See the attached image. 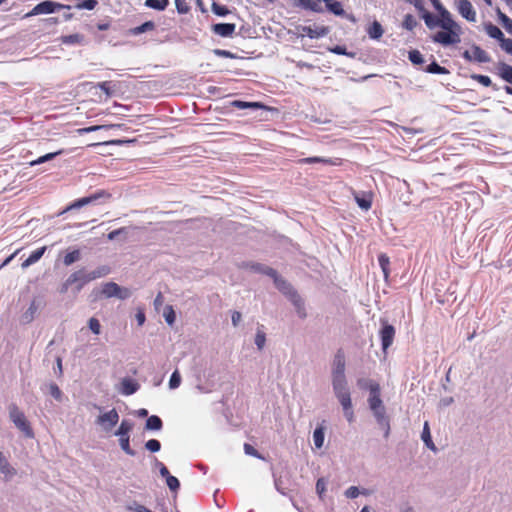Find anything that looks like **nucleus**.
<instances>
[{
	"label": "nucleus",
	"mask_w": 512,
	"mask_h": 512,
	"mask_svg": "<svg viewBox=\"0 0 512 512\" xmlns=\"http://www.w3.org/2000/svg\"><path fill=\"white\" fill-rule=\"evenodd\" d=\"M180 383H181V376H180L179 372L176 370L172 373V375L170 377L169 387L171 389H176L177 387H179Z\"/></svg>",
	"instance_id": "49"
},
{
	"label": "nucleus",
	"mask_w": 512,
	"mask_h": 512,
	"mask_svg": "<svg viewBox=\"0 0 512 512\" xmlns=\"http://www.w3.org/2000/svg\"><path fill=\"white\" fill-rule=\"evenodd\" d=\"M211 9H212L213 13L216 14L217 16H226L230 13L229 9L226 6L220 5L216 2L212 3Z\"/></svg>",
	"instance_id": "40"
},
{
	"label": "nucleus",
	"mask_w": 512,
	"mask_h": 512,
	"mask_svg": "<svg viewBox=\"0 0 512 512\" xmlns=\"http://www.w3.org/2000/svg\"><path fill=\"white\" fill-rule=\"evenodd\" d=\"M155 29V23L153 21H146L145 23L131 29L133 35H140L142 33L153 31Z\"/></svg>",
	"instance_id": "29"
},
{
	"label": "nucleus",
	"mask_w": 512,
	"mask_h": 512,
	"mask_svg": "<svg viewBox=\"0 0 512 512\" xmlns=\"http://www.w3.org/2000/svg\"><path fill=\"white\" fill-rule=\"evenodd\" d=\"M128 510H133L135 512H153L149 508L145 507L144 505L134 503L133 505H130L127 507Z\"/></svg>",
	"instance_id": "57"
},
{
	"label": "nucleus",
	"mask_w": 512,
	"mask_h": 512,
	"mask_svg": "<svg viewBox=\"0 0 512 512\" xmlns=\"http://www.w3.org/2000/svg\"><path fill=\"white\" fill-rule=\"evenodd\" d=\"M96 87L102 90L107 97H111L115 92L116 85L112 81H103L99 82Z\"/></svg>",
	"instance_id": "33"
},
{
	"label": "nucleus",
	"mask_w": 512,
	"mask_h": 512,
	"mask_svg": "<svg viewBox=\"0 0 512 512\" xmlns=\"http://www.w3.org/2000/svg\"><path fill=\"white\" fill-rule=\"evenodd\" d=\"M500 46L506 53L512 55V39L506 38Z\"/></svg>",
	"instance_id": "58"
},
{
	"label": "nucleus",
	"mask_w": 512,
	"mask_h": 512,
	"mask_svg": "<svg viewBox=\"0 0 512 512\" xmlns=\"http://www.w3.org/2000/svg\"><path fill=\"white\" fill-rule=\"evenodd\" d=\"M169 5V0H146L145 6L151 9L163 11Z\"/></svg>",
	"instance_id": "30"
},
{
	"label": "nucleus",
	"mask_w": 512,
	"mask_h": 512,
	"mask_svg": "<svg viewBox=\"0 0 512 512\" xmlns=\"http://www.w3.org/2000/svg\"><path fill=\"white\" fill-rule=\"evenodd\" d=\"M215 54L225 58H235V55L228 50L217 49L215 50Z\"/></svg>",
	"instance_id": "63"
},
{
	"label": "nucleus",
	"mask_w": 512,
	"mask_h": 512,
	"mask_svg": "<svg viewBox=\"0 0 512 512\" xmlns=\"http://www.w3.org/2000/svg\"><path fill=\"white\" fill-rule=\"evenodd\" d=\"M145 447L150 452H158L161 448V444L156 439H150L146 442Z\"/></svg>",
	"instance_id": "50"
},
{
	"label": "nucleus",
	"mask_w": 512,
	"mask_h": 512,
	"mask_svg": "<svg viewBox=\"0 0 512 512\" xmlns=\"http://www.w3.org/2000/svg\"><path fill=\"white\" fill-rule=\"evenodd\" d=\"M37 311H38V305H37L36 301L33 300L30 303V306L28 307V309L21 315L20 322L22 324L31 323L34 320Z\"/></svg>",
	"instance_id": "19"
},
{
	"label": "nucleus",
	"mask_w": 512,
	"mask_h": 512,
	"mask_svg": "<svg viewBox=\"0 0 512 512\" xmlns=\"http://www.w3.org/2000/svg\"><path fill=\"white\" fill-rule=\"evenodd\" d=\"M275 286L281 291L283 294L287 295L292 303L297 308V311L301 317H305L306 314L304 312V303L301 299V297L298 295V293L293 289L291 284H289L286 280L279 277L276 278V281L274 282Z\"/></svg>",
	"instance_id": "5"
},
{
	"label": "nucleus",
	"mask_w": 512,
	"mask_h": 512,
	"mask_svg": "<svg viewBox=\"0 0 512 512\" xmlns=\"http://www.w3.org/2000/svg\"><path fill=\"white\" fill-rule=\"evenodd\" d=\"M164 318L169 325H173L176 319V314L172 306L168 305L164 309Z\"/></svg>",
	"instance_id": "41"
},
{
	"label": "nucleus",
	"mask_w": 512,
	"mask_h": 512,
	"mask_svg": "<svg viewBox=\"0 0 512 512\" xmlns=\"http://www.w3.org/2000/svg\"><path fill=\"white\" fill-rule=\"evenodd\" d=\"M417 25H418V22L412 14H407L404 16V19L402 22V27L404 29L412 31Z\"/></svg>",
	"instance_id": "35"
},
{
	"label": "nucleus",
	"mask_w": 512,
	"mask_h": 512,
	"mask_svg": "<svg viewBox=\"0 0 512 512\" xmlns=\"http://www.w3.org/2000/svg\"><path fill=\"white\" fill-rule=\"evenodd\" d=\"M132 429L133 423L123 420L118 429L114 432V435L119 437V444L122 450L130 456L135 455L134 450L130 447V432Z\"/></svg>",
	"instance_id": "6"
},
{
	"label": "nucleus",
	"mask_w": 512,
	"mask_h": 512,
	"mask_svg": "<svg viewBox=\"0 0 512 512\" xmlns=\"http://www.w3.org/2000/svg\"><path fill=\"white\" fill-rule=\"evenodd\" d=\"M162 427L161 418H147L146 428L149 430H159Z\"/></svg>",
	"instance_id": "44"
},
{
	"label": "nucleus",
	"mask_w": 512,
	"mask_h": 512,
	"mask_svg": "<svg viewBox=\"0 0 512 512\" xmlns=\"http://www.w3.org/2000/svg\"><path fill=\"white\" fill-rule=\"evenodd\" d=\"M430 1L440 16L451 15V13L442 5V3L439 0H430Z\"/></svg>",
	"instance_id": "47"
},
{
	"label": "nucleus",
	"mask_w": 512,
	"mask_h": 512,
	"mask_svg": "<svg viewBox=\"0 0 512 512\" xmlns=\"http://www.w3.org/2000/svg\"><path fill=\"white\" fill-rule=\"evenodd\" d=\"M231 105L237 109H266L267 107L261 102H246L241 100H234Z\"/></svg>",
	"instance_id": "20"
},
{
	"label": "nucleus",
	"mask_w": 512,
	"mask_h": 512,
	"mask_svg": "<svg viewBox=\"0 0 512 512\" xmlns=\"http://www.w3.org/2000/svg\"><path fill=\"white\" fill-rule=\"evenodd\" d=\"M0 472L5 477H12L16 474V470L10 466L8 460L3 455V453L0 451Z\"/></svg>",
	"instance_id": "21"
},
{
	"label": "nucleus",
	"mask_w": 512,
	"mask_h": 512,
	"mask_svg": "<svg viewBox=\"0 0 512 512\" xmlns=\"http://www.w3.org/2000/svg\"><path fill=\"white\" fill-rule=\"evenodd\" d=\"M119 418H97V424L102 430L109 432L117 424Z\"/></svg>",
	"instance_id": "27"
},
{
	"label": "nucleus",
	"mask_w": 512,
	"mask_h": 512,
	"mask_svg": "<svg viewBox=\"0 0 512 512\" xmlns=\"http://www.w3.org/2000/svg\"><path fill=\"white\" fill-rule=\"evenodd\" d=\"M486 33L491 37L500 42V44L505 40L503 32L494 24L488 23L485 25Z\"/></svg>",
	"instance_id": "22"
},
{
	"label": "nucleus",
	"mask_w": 512,
	"mask_h": 512,
	"mask_svg": "<svg viewBox=\"0 0 512 512\" xmlns=\"http://www.w3.org/2000/svg\"><path fill=\"white\" fill-rule=\"evenodd\" d=\"M241 317V313L238 311H234L232 313V323L234 326H237L239 324V322L241 321Z\"/></svg>",
	"instance_id": "64"
},
{
	"label": "nucleus",
	"mask_w": 512,
	"mask_h": 512,
	"mask_svg": "<svg viewBox=\"0 0 512 512\" xmlns=\"http://www.w3.org/2000/svg\"><path fill=\"white\" fill-rule=\"evenodd\" d=\"M380 322L382 327L379 331V335L381 339L382 350L386 352L394 341L396 330L393 325L387 322V320L381 319Z\"/></svg>",
	"instance_id": "8"
},
{
	"label": "nucleus",
	"mask_w": 512,
	"mask_h": 512,
	"mask_svg": "<svg viewBox=\"0 0 512 512\" xmlns=\"http://www.w3.org/2000/svg\"><path fill=\"white\" fill-rule=\"evenodd\" d=\"M252 268L257 271H261V272L265 273L266 275L270 276L271 278H273L274 282L276 281V278L280 277L278 275L277 271L271 267H262L260 264H256V265H253Z\"/></svg>",
	"instance_id": "37"
},
{
	"label": "nucleus",
	"mask_w": 512,
	"mask_h": 512,
	"mask_svg": "<svg viewBox=\"0 0 512 512\" xmlns=\"http://www.w3.org/2000/svg\"><path fill=\"white\" fill-rule=\"evenodd\" d=\"M61 153H62V151H61V150H59V151H56V152H53V153L45 154V155H43V156L39 157L37 160L32 161V162H31V165L42 164V163H44V162H46V161H49V160L53 159V158H54V157H56L57 155H60Z\"/></svg>",
	"instance_id": "45"
},
{
	"label": "nucleus",
	"mask_w": 512,
	"mask_h": 512,
	"mask_svg": "<svg viewBox=\"0 0 512 512\" xmlns=\"http://www.w3.org/2000/svg\"><path fill=\"white\" fill-rule=\"evenodd\" d=\"M47 247L46 246H43V247H40L36 250H34L30 256L24 260L21 264V267L23 269H26L28 268L29 266H31L32 264L38 262L41 257L44 255L45 251H46Z\"/></svg>",
	"instance_id": "18"
},
{
	"label": "nucleus",
	"mask_w": 512,
	"mask_h": 512,
	"mask_svg": "<svg viewBox=\"0 0 512 512\" xmlns=\"http://www.w3.org/2000/svg\"><path fill=\"white\" fill-rule=\"evenodd\" d=\"M122 233H126V228L125 227H121L119 229H116V230H113L111 231L109 234H108V239L109 240H114L118 235L122 234Z\"/></svg>",
	"instance_id": "62"
},
{
	"label": "nucleus",
	"mask_w": 512,
	"mask_h": 512,
	"mask_svg": "<svg viewBox=\"0 0 512 512\" xmlns=\"http://www.w3.org/2000/svg\"><path fill=\"white\" fill-rule=\"evenodd\" d=\"M101 293L107 297H117L119 299H126L130 296L131 292L127 288L120 287L115 282H107L102 286Z\"/></svg>",
	"instance_id": "9"
},
{
	"label": "nucleus",
	"mask_w": 512,
	"mask_h": 512,
	"mask_svg": "<svg viewBox=\"0 0 512 512\" xmlns=\"http://www.w3.org/2000/svg\"><path fill=\"white\" fill-rule=\"evenodd\" d=\"M65 6L51 1V0H45L37 4L30 12H28L25 17H31L39 14H51L55 12L57 9L64 8Z\"/></svg>",
	"instance_id": "11"
},
{
	"label": "nucleus",
	"mask_w": 512,
	"mask_h": 512,
	"mask_svg": "<svg viewBox=\"0 0 512 512\" xmlns=\"http://www.w3.org/2000/svg\"><path fill=\"white\" fill-rule=\"evenodd\" d=\"M165 479H166V484L171 491H177L179 489L180 483H179V480L175 476H172L170 474Z\"/></svg>",
	"instance_id": "48"
},
{
	"label": "nucleus",
	"mask_w": 512,
	"mask_h": 512,
	"mask_svg": "<svg viewBox=\"0 0 512 512\" xmlns=\"http://www.w3.org/2000/svg\"><path fill=\"white\" fill-rule=\"evenodd\" d=\"M97 4V0H78V2L75 4V8L79 10H93L97 6Z\"/></svg>",
	"instance_id": "36"
},
{
	"label": "nucleus",
	"mask_w": 512,
	"mask_h": 512,
	"mask_svg": "<svg viewBox=\"0 0 512 512\" xmlns=\"http://www.w3.org/2000/svg\"><path fill=\"white\" fill-rule=\"evenodd\" d=\"M111 198V194L107 192L106 190H98L97 192L80 199L75 200L73 203H71L67 208L64 210V212L70 211L72 209H78L83 206L89 205V204H96L99 200H109Z\"/></svg>",
	"instance_id": "7"
},
{
	"label": "nucleus",
	"mask_w": 512,
	"mask_h": 512,
	"mask_svg": "<svg viewBox=\"0 0 512 512\" xmlns=\"http://www.w3.org/2000/svg\"><path fill=\"white\" fill-rule=\"evenodd\" d=\"M367 33L371 39L378 40L382 37L384 30L378 21H374L367 29Z\"/></svg>",
	"instance_id": "23"
},
{
	"label": "nucleus",
	"mask_w": 512,
	"mask_h": 512,
	"mask_svg": "<svg viewBox=\"0 0 512 512\" xmlns=\"http://www.w3.org/2000/svg\"><path fill=\"white\" fill-rule=\"evenodd\" d=\"M81 258V253L78 249H75L71 252H68L64 258H63V263L65 266H70L72 265L73 263L79 261Z\"/></svg>",
	"instance_id": "32"
},
{
	"label": "nucleus",
	"mask_w": 512,
	"mask_h": 512,
	"mask_svg": "<svg viewBox=\"0 0 512 512\" xmlns=\"http://www.w3.org/2000/svg\"><path fill=\"white\" fill-rule=\"evenodd\" d=\"M108 127L109 126H106V125H94V126H89V127L78 129V133L79 134L90 133V132L98 131L101 129H106Z\"/></svg>",
	"instance_id": "54"
},
{
	"label": "nucleus",
	"mask_w": 512,
	"mask_h": 512,
	"mask_svg": "<svg viewBox=\"0 0 512 512\" xmlns=\"http://www.w3.org/2000/svg\"><path fill=\"white\" fill-rule=\"evenodd\" d=\"M296 5L313 12H321L322 8L320 5L313 0H296Z\"/></svg>",
	"instance_id": "26"
},
{
	"label": "nucleus",
	"mask_w": 512,
	"mask_h": 512,
	"mask_svg": "<svg viewBox=\"0 0 512 512\" xmlns=\"http://www.w3.org/2000/svg\"><path fill=\"white\" fill-rule=\"evenodd\" d=\"M357 385L361 389L369 390L368 403L371 411L375 414V416H381L384 413V405L381 400V388L380 385L372 380L367 379H359L357 381Z\"/></svg>",
	"instance_id": "4"
},
{
	"label": "nucleus",
	"mask_w": 512,
	"mask_h": 512,
	"mask_svg": "<svg viewBox=\"0 0 512 512\" xmlns=\"http://www.w3.org/2000/svg\"><path fill=\"white\" fill-rule=\"evenodd\" d=\"M299 31L302 36L306 35L311 39L321 38L326 36L329 33L328 27L320 26V27H311V26H301L299 27Z\"/></svg>",
	"instance_id": "14"
},
{
	"label": "nucleus",
	"mask_w": 512,
	"mask_h": 512,
	"mask_svg": "<svg viewBox=\"0 0 512 512\" xmlns=\"http://www.w3.org/2000/svg\"><path fill=\"white\" fill-rule=\"evenodd\" d=\"M177 12L179 14H187L190 11V5L187 0H174Z\"/></svg>",
	"instance_id": "42"
},
{
	"label": "nucleus",
	"mask_w": 512,
	"mask_h": 512,
	"mask_svg": "<svg viewBox=\"0 0 512 512\" xmlns=\"http://www.w3.org/2000/svg\"><path fill=\"white\" fill-rule=\"evenodd\" d=\"M498 75L505 81L508 77L512 78V66L504 63H498Z\"/></svg>",
	"instance_id": "34"
},
{
	"label": "nucleus",
	"mask_w": 512,
	"mask_h": 512,
	"mask_svg": "<svg viewBox=\"0 0 512 512\" xmlns=\"http://www.w3.org/2000/svg\"><path fill=\"white\" fill-rule=\"evenodd\" d=\"M156 467L159 468L160 475L164 478L170 475L168 468L160 461L156 460Z\"/></svg>",
	"instance_id": "59"
},
{
	"label": "nucleus",
	"mask_w": 512,
	"mask_h": 512,
	"mask_svg": "<svg viewBox=\"0 0 512 512\" xmlns=\"http://www.w3.org/2000/svg\"><path fill=\"white\" fill-rule=\"evenodd\" d=\"M139 383L131 378H123L120 383L119 391L123 395H131L139 389Z\"/></svg>",
	"instance_id": "16"
},
{
	"label": "nucleus",
	"mask_w": 512,
	"mask_h": 512,
	"mask_svg": "<svg viewBox=\"0 0 512 512\" xmlns=\"http://www.w3.org/2000/svg\"><path fill=\"white\" fill-rule=\"evenodd\" d=\"M458 12L466 20L470 22L476 21V12L469 0H459Z\"/></svg>",
	"instance_id": "13"
},
{
	"label": "nucleus",
	"mask_w": 512,
	"mask_h": 512,
	"mask_svg": "<svg viewBox=\"0 0 512 512\" xmlns=\"http://www.w3.org/2000/svg\"><path fill=\"white\" fill-rule=\"evenodd\" d=\"M420 17L424 20L425 25L429 30L435 28H441L440 31L436 32L431 36V40L434 43L440 44L444 47L456 45L461 41L462 28L453 19L452 15L440 16L434 15L427 11L425 7L419 12Z\"/></svg>",
	"instance_id": "1"
},
{
	"label": "nucleus",
	"mask_w": 512,
	"mask_h": 512,
	"mask_svg": "<svg viewBox=\"0 0 512 512\" xmlns=\"http://www.w3.org/2000/svg\"><path fill=\"white\" fill-rule=\"evenodd\" d=\"M421 438L428 448L433 451L436 450V447L431 439L430 428L427 421L424 423Z\"/></svg>",
	"instance_id": "28"
},
{
	"label": "nucleus",
	"mask_w": 512,
	"mask_h": 512,
	"mask_svg": "<svg viewBox=\"0 0 512 512\" xmlns=\"http://www.w3.org/2000/svg\"><path fill=\"white\" fill-rule=\"evenodd\" d=\"M359 494L360 491L356 486H351L345 491V496L350 499L357 498Z\"/></svg>",
	"instance_id": "55"
},
{
	"label": "nucleus",
	"mask_w": 512,
	"mask_h": 512,
	"mask_svg": "<svg viewBox=\"0 0 512 512\" xmlns=\"http://www.w3.org/2000/svg\"><path fill=\"white\" fill-rule=\"evenodd\" d=\"M408 58L414 65H420L424 62L423 56L418 50L410 51Z\"/></svg>",
	"instance_id": "43"
},
{
	"label": "nucleus",
	"mask_w": 512,
	"mask_h": 512,
	"mask_svg": "<svg viewBox=\"0 0 512 512\" xmlns=\"http://www.w3.org/2000/svg\"><path fill=\"white\" fill-rule=\"evenodd\" d=\"M88 325H89L90 330H91L94 334H96V335L100 334V331H101V325H100V322H99V320H98V319H96V318H94V317L90 318V319H89V322H88Z\"/></svg>",
	"instance_id": "51"
},
{
	"label": "nucleus",
	"mask_w": 512,
	"mask_h": 512,
	"mask_svg": "<svg viewBox=\"0 0 512 512\" xmlns=\"http://www.w3.org/2000/svg\"><path fill=\"white\" fill-rule=\"evenodd\" d=\"M406 3L413 5L416 10L419 12L424 8V0H404Z\"/></svg>",
	"instance_id": "61"
},
{
	"label": "nucleus",
	"mask_w": 512,
	"mask_h": 512,
	"mask_svg": "<svg viewBox=\"0 0 512 512\" xmlns=\"http://www.w3.org/2000/svg\"><path fill=\"white\" fill-rule=\"evenodd\" d=\"M15 426L24 434L27 438H33L34 433L28 418H13Z\"/></svg>",
	"instance_id": "17"
},
{
	"label": "nucleus",
	"mask_w": 512,
	"mask_h": 512,
	"mask_svg": "<svg viewBox=\"0 0 512 512\" xmlns=\"http://www.w3.org/2000/svg\"><path fill=\"white\" fill-rule=\"evenodd\" d=\"M266 342V336L263 331L258 330L255 337V344L257 345L258 349H263Z\"/></svg>",
	"instance_id": "52"
},
{
	"label": "nucleus",
	"mask_w": 512,
	"mask_h": 512,
	"mask_svg": "<svg viewBox=\"0 0 512 512\" xmlns=\"http://www.w3.org/2000/svg\"><path fill=\"white\" fill-rule=\"evenodd\" d=\"M49 390H50V394L54 398H56V399H60L61 398L62 392H61L60 388L56 384H51L50 387H49Z\"/></svg>",
	"instance_id": "60"
},
{
	"label": "nucleus",
	"mask_w": 512,
	"mask_h": 512,
	"mask_svg": "<svg viewBox=\"0 0 512 512\" xmlns=\"http://www.w3.org/2000/svg\"><path fill=\"white\" fill-rule=\"evenodd\" d=\"M298 163H300V164L323 163V164H326V165H336L337 164L332 159L323 158V157H317V156H315V157H307V158L300 159L298 161Z\"/></svg>",
	"instance_id": "25"
},
{
	"label": "nucleus",
	"mask_w": 512,
	"mask_h": 512,
	"mask_svg": "<svg viewBox=\"0 0 512 512\" xmlns=\"http://www.w3.org/2000/svg\"><path fill=\"white\" fill-rule=\"evenodd\" d=\"M351 194L354 197L357 205L364 211H368L371 209L374 199V194L372 191H362L357 192L353 188H350Z\"/></svg>",
	"instance_id": "12"
},
{
	"label": "nucleus",
	"mask_w": 512,
	"mask_h": 512,
	"mask_svg": "<svg viewBox=\"0 0 512 512\" xmlns=\"http://www.w3.org/2000/svg\"><path fill=\"white\" fill-rule=\"evenodd\" d=\"M425 71L432 74H447L449 72L445 67L440 66L436 61H433L430 65H428Z\"/></svg>",
	"instance_id": "38"
},
{
	"label": "nucleus",
	"mask_w": 512,
	"mask_h": 512,
	"mask_svg": "<svg viewBox=\"0 0 512 512\" xmlns=\"http://www.w3.org/2000/svg\"><path fill=\"white\" fill-rule=\"evenodd\" d=\"M107 266H101L97 269L87 272L84 268H81L69 275V277L62 283L59 292L65 294L69 288L75 287V291L78 293L82 288L89 282L106 276L109 273Z\"/></svg>",
	"instance_id": "3"
},
{
	"label": "nucleus",
	"mask_w": 512,
	"mask_h": 512,
	"mask_svg": "<svg viewBox=\"0 0 512 512\" xmlns=\"http://www.w3.org/2000/svg\"><path fill=\"white\" fill-rule=\"evenodd\" d=\"M332 384L334 392L343 406L345 412L351 409V397L347 388L345 377V354L343 349H338L333 360Z\"/></svg>",
	"instance_id": "2"
},
{
	"label": "nucleus",
	"mask_w": 512,
	"mask_h": 512,
	"mask_svg": "<svg viewBox=\"0 0 512 512\" xmlns=\"http://www.w3.org/2000/svg\"><path fill=\"white\" fill-rule=\"evenodd\" d=\"M244 451L247 455H250V456H253V457H257V458H262L258 451L251 445V444H248V443H245L244 444Z\"/></svg>",
	"instance_id": "56"
},
{
	"label": "nucleus",
	"mask_w": 512,
	"mask_h": 512,
	"mask_svg": "<svg viewBox=\"0 0 512 512\" xmlns=\"http://www.w3.org/2000/svg\"><path fill=\"white\" fill-rule=\"evenodd\" d=\"M326 491V481L323 478H319L316 482V492L320 498L323 497V494Z\"/></svg>",
	"instance_id": "53"
},
{
	"label": "nucleus",
	"mask_w": 512,
	"mask_h": 512,
	"mask_svg": "<svg viewBox=\"0 0 512 512\" xmlns=\"http://www.w3.org/2000/svg\"><path fill=\"white\" fill-rule=\"evenodd\" d=\"M462 56L470 62L487 63L491 61L489 54L478 45H472L471 49L465 50Z\"/></svg>",
	"instance_id": "10"
},
{
	"label": "nucleus",
	"mask_w": 512,
	"mask_h": 512,
	"mask_svg": "<svg viewBox=\"0 0 512 512\" xmlns=\"http://www.w3.org/2000/svg\"><path fill=\"white\" fill-rule=\"evenodd\" d=\"M211 30L214 34L221 37H231L236 30L234 23H217L212 25Z\"/></svg>",
	"instance_id": "15"
},
{
	"label": "nucleus",
	"mask_w": 512,
	"mask_h": 512,
	"mask_svg": "<svg viewBox=\"0 0 512 512\" xmlns=\"http://www.w3.org/2000/svg\"><path fill=\"white\" fill-rule=\"evenodd\" d=\"M498 17L503 25V27L505 28V30L512 35V19L509 18L506 14H504L503 12H501L500 10L498 11Z\"/></svg>",
	"instance_id": "39"
},
{
	"label": "nucleus",
	"mask_w": 512,
	"mask_h": 512,
	"mask_svg": "<svg viewBox=\"0 0 512 512\" xmlns=\"http://www.w3.org/2000/svg\"><path fill=\"white\" fill-rule=\"evenodd\" d=\"M324 430H325V426L323 424H321L320 426L316 427V429L313 432V442L317 449H320L323 446Z\"/></svg>",
	"instance_id": "24"
},
{
	"label": "nucleus",
	"mask_w": 512,
	"mask_h": 512,
	"mask_svg": "<svg viewBox=\"0 0 512 512\" xmlns=\"http://www.w3.org/2000/svg\"><path fill=\"white\" fill-rule=\"evenodd\" d=\"M378 262L383 271L384 277L387 279L390 274V269H389L390 259H389V257L386 254L382 253L378 256Z\"/></svg>",
	"instance_id": "31"
},
{
	"label": "nucleus",
	"mask_w": 512,
	"mask_h": 512,
	"mask_svg": "<svg viewBox=\"0 0 512 512\" xmlns=\"http://www.w3.org/2000/svg\"><path fill=\"white\" fill-rule=\"evenodd\" d=\"M471 78L485 87H489L492 85V81H491L490 77H488L486 75L473 74V75H471Z\"/></svg>",
	"instance_id": "46"
}]
</instances>
